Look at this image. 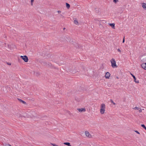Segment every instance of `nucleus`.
Here are the masks:
<instances>
[{"label": "nucleus", "mask_w": 146, "mask_h": 146, "mask_svg": "<svg viewBox=\"0 0 146 146\" xmlns=\"http://www.w3.org/2000/svg\"><path fill=\"white\" fill-rule=\"evenodd\" d=\"M85 133L86 136L88 137L89 138H90L92 137L91 135L87 131H86L85 132Z\"/></svg>", "instance_id": "nucleus-5"}, {"label": "nucleus", "mask_w": 146, "mask_h": 146, "mask_svg": "<svg viewBox=\"0 0 146 146\" xmlns=\"http://www.w3.org/2000/svg\"><path fill=\"white\" fill-rule=\"evenodd\" d=\"M110 102H111L112 103L113 105H116V104L113 101V100H112V99H111L110 100Z\"/></svg>", "instance_id": "nucleus-17"}, {"label": "nucleus", "mask_w": 146, "mask_h": 146, "mask_svg": "<svg viewBox=\"0 0 146 146\" xmlns=\"http://www.w3.org/2000/svg\"><path fill=\"white\" fill-rule=\"evenodd\" d=\"M134 131L136 132L138 134H140V133H139V132H138V131Z\"/></svg>", "instance_id": "nucleus-22"}, {"label": "nucleus", "mask_w": 146, "mask_h": 146, "mask_svg": "<svg viewBox=\"0 0 146 146\" xmlns=\"http://www.w3.org/2000/svg\"><path fill=\"white\" fill-rule=\"evenodd\" d=\"M7 64L8 65H11V63H7Z\"/></svg>", "instance_id": "nucleus-24"}, {"label": "nucleus", "mask_w": 146, "mask_h": 146, "mask_svg": "<svg viewBox=\"0 0 146 146\" xmlns=\"http://www.w3.org/2000/svg\"><path fill=\"white\" fill-rule=\"evenodd\" d=\"M142 6L145 9H146V4L145 3H143Z\"/></svg>", "instance_id": "nucleus-12"}, {"label": "nucleus", "mask_w": 146, "mask_h": 146, "mask_svg": "<svg viewBox=\"0 0 146 146\" xmlns=\"http://www.w3.org/2000/svg\"><path fill=\"white\" fill-rule=\"evenodd\" d=\"M130 74L131 75H132V77H133V78H134V81L135 82V83H139V80H137V81L136 80V78H135V77L131 73H130Z\"/></svg>", "instance_id": "nucleus-7"}, {"label": "nucleus", "mask_w": 146, "mask_h": 146, "mask_svg": "<svg viewBox=\"0 0 146 146\" xmlns=\"http://www.w3.org/2000/svg\"><path fill=\"white\" fill-rule=\"evenodd\" d=\"M18 100L21 102H22L25 104H26V102L25 101L23 100H22L19 99H18Z\"/></svg>", "instance_id": "nucleus-11"}, {"label": "nucleus", "mask_w": 146, "mask_h": 146, "mask_svg": "<svg viewBox=\"0 0 146 146\" xmlns=\"http://www.w3.org/2000/svg\"><path fill=\"white\" fill-rule=\"evenodd\" d=\"M32 112V114H35V112Z\"/></svg>", "instance_id": "nucleus-28"}, {"label": "nucleus", "mask_w": 146, "mask_h": 146, "mask_svg": "<svg viewBox=\"0 0 146 146\" xmlns=\"http://www.w3.org/2000/svg\"><path fill=\"white\" fill-rule=\"evenodd\" d=\"M135 109H137V110H138V108L137 107H135Z\"/></svg>", "instance_id": "nucleus-25"}, {"label": "nucleus", "mask_w": 146, "mask_h": 146, "mask_svg": "<svg viewBox=\"0 0 146 146\" xmlns=\"http://www.w3.org/2000/svg\"><path fill=\"white\" fill-rule=\"evenodd\" d=\"M141 67L145 70H146V63H143L141 65Z\"/></svg>", "instance_id": "nucleus-9"}, {"label": "nucleus", "mask_w": 146, "mask_h": 146, "mask_svg": "<svg viewBox=\"0 0 146 146\" xmlns=\"http://www.w3.org/2000/svg\"><path fill=\"white\" fill-rule=\"evenodd\" d=\"M118 1V0H113V1L115 3H116V2H117Z\"/></svg>", "instance_id": "nucleus-21"}, {"label": "nucleus", "mask_w": 146, "mask_h": 146, "mask_svg": "<svg viewBox=\"0 0 146 146\" xmlns=\"http://www.w3.org/2000/svg\"><path fill=\"white\" fill-rule=\"evenodd\" d=\"M100 113L102 114H104V113L105 109V105L104 104H102L100 106Z\"/></svg>", "instance_id": "nucleus-1"}, {"label": "nucleus", "mask_w": 146, "mask_h": 146, "mask_svg": "<svg viewBox=\"0 0 146 146\" xmlns=\"http://www.w3.org/2000/svg\"><path fill=\"white\" fill-rule=\"evenodd\" d=\"M51 144L53 146H59L58 145H56V144H53L51 143Z\"/></svg>", "instance_id": "nucleus-19"}, {"label": "nucleus", "mask_w": 146, "mask_h": 146, "mask_svg": "<svg viewBox=\"0 0 146 146\" xmlns=\"http://www.w3.org/2000/svg\"><path fill=\"white\" fill-rule=\"evenodd\" d=\"M74 23L76 25H78V21L77 20H74Z\"/></svg>", "instance_id": "nucleus-15"}, {"label": "nucleus", "mask_w": 146, "mask_h": 146, "mask_svg": "<svg viewBox=\"0 0 146 146\" xmlns=\"http://www.w3.org/2000/svg\"><path fill=\"white\" fill-rule=\"evenodd\" d=\"M110 76V74L109 72H107L106 73L105 77L106 79H109Z\"/></svg>", "instance_id": "nucleus-6"}, {"label": "nucleus", "mask_w": 146, "mask_h": 146, "mask_svg": "<svg viewBox=\"0 0 146 146\" xmlns=\"http://www.w3.org/2000/svg\"><path fill=\"white\" fill-rule=\"evenodd\" d=\"M141 126L146 130V127L144 125L141 124Z\"/></svg>", "instance_id": "nucleus-16"}, {"label": "nucleus", "mask_w": 146, "mask_h": 146, "mask_svg": "<svg viewBox=\"0 0 146 146\" xmlns=\"http://www.w3.org/2000/svg\"><path fill=\"white\" fill-rule=\"evenodd\" d=\"M69 70L70 72L73 73H75L76 72V70L74 66L70 67Z\"/></svg>", "instance_id": "nucleus-3"}, {"label": "nucleus", "mask_w": 146, "mask_h": 146, "mask_svg": "<svg viewBox=\"0 0 146 146\" xmlns=\"http://www.w3.org/2000/svg\"><path fill=\"white\" fill-rule=\"evenodd\" d=\"M109 25L110 26H111L113 29H115V23H109Z\"/></svg>", "instance_id": "nucleus-10"}, {"label": "nucleus", "mask_w": 146, "mask_h": 146, "mask_svg": "<svg viewBox=\"0 0 146 146\" xmlns=\"http://www.w3.org/2000/svg\"><path fill=\"white\" fill-rule=\"evenodd\" d=\"M20 57L25 62H27L28 61V58L27 56L25 55L24 56H20Z\"/></svg>", "instance_id": "nucleus-4"}, {"label": "nucleus", "mask_w": 146, "mask_h": 146, "mask_svg": "<svg viewBox=\"0 0 146 146\" xmlns=\"http://www.w3.org/2000/svg\"><path fill=\"white\" fill-rule=\"evenodd\" d=\"M124 41H125V40H124V37L123 40V42L124 43Z\"/></svg>", "instance_id": "nucleus-26"}, {"label": "nucleus", "mask_w": 146, "mask_h": 146, "mask_svg": "<svg viewBox=\"0 0 146 146\" xmlns=\"http://www.w3.org/2000/svg\"><path fill=\"white\" fill-rule=\"evenodd\" d=\"M117 51L120 53H121V51L119 49H117Z\"/></svg>", "instance_id": "nucleus-23"}, {"label": "nucleus", "mask_w": 146, "mask_h": 146, "mask_svg": "<svg viewBox=\"0 0 146 146\" xmlns=\"http://www.w3.org/2000/svg\"><path fill=\"white\" fill-rule=\"evenodd\" d=\"M65 29V28H63V29H64V30Z\"/></svg>", "instance_id": "nucleus-30"}, {"label": "nucleus", "mask_w": 146, "mask_h": 146, "mask_svg": "<svg viewBox=\"0 0 146 146\" xmlns=\"http://www.w3.org/2000/svg\"><path fill=\"white\" fill-rule=\"evenodd\" d=\"M66 7L68 9H69L70 7V5L68 3H66Z\"/></svg>", "instance_id": "nucleus-14"}, {"label": "nucleus", "mask_w": 146, "mask_h": 146, "mask_svg": "<svg viewBox=\"0 0 146 146\" xmlns=\"http://www.w3.org/2000/svg\"><path fill=\"white\" fill-rule=\"evenodd\" d=\"M64 144L67 145L68 146H71L70 143L69 142H65L64 143Z\"/></svg>", "instance_id": "nucleus-13"}, {"label": "nucleus", "mask_w": 146, "mask_h": 146, "mask_svg": "<svg viewBox=\"0 0 146 146\" xmlns=\"http://www.w3.org/2000/svg\"><path fill=\"white\" fill-rule=\"evenodd\" d=\"M34 1V0H31V3L32 5H33V3Z\"/></svg>", "instance_id": "nucleus-20"}, {"label": "nucleus", "mask_w": 146, "mask_h": 146, "mask_svg": "<svg viewBox=\"0 0 146 146\" xmlns=\"http://www.w3.org/2000/svg\"><path fill=\"white\" fill-rule=\"evenodd\" d=\"M34 116H34V115H33V117H34ZM32 117H33V116H32Z\"/></svg>", "instance_id": "nucleus-31"}, {"label": "nucleus", "mask_w": 146, "mask_h": 146, "mask_svg": "<svg viewBox=\"0 0 146 146\" xmlns=\"http://www.w3.org/2000/svg\"><path fill=\"white\" fill-rule=\"evenodd\" d=\"M77 110L80 112H85L86 111V110L84 108H78L77 109Z\"/></svg>", "instance_id": "nucleus-8"}, {"label": "nucleus", "mask_w": 146, "mask_h": 146, "mask_svg": "<svg viewBox=\"0 0 146 146\" xmlns=\"http://www.w3.org/2000/svg\"><path fill=\"white\" fill-rule=\"evenodd\" d=\"M16 115L18 117H21V115L20 114L17 113Z\"/></svg>", "instance_id": "nucleus-18"}, {"label": "nucleus", "mask_w": 146, "mask_h": 146, "mask_svg": "<svg viewBox=\"0 0 146 146\" xmlns=\"http://www.w3.org/2000/svg\"><path fill=\"white\" fill-rule=\"evenodd\" d=\"M139 111L140 112L142 111V110H141V109Z\"/></svg>", "instance_id": "nucleus-29"}, {"label": "nucleus", "mask_w": 146, "mask_h": 146, "mask_svg": "<svg viewBox=\"0 0 146 146\" xmlns=\"http://www.w3.org/2000/svg\"><path fill=\"white\" fill-rule=\"evenodd\" d=\"M61 16H62V15H61Z\"/></svg>", "instance_id": "nucleus-32"}, {"label": "nucleus", "mask_w": 146, "mask_h": 146, "mask_svg": "<svg viewBox=\"0 0 146 146\" xmlns=\"http://www.w3.org/2000/svg\"><path fill=\"white\" fill-rule=\"evenodd\" d=\"M110 62L111 64V66L114 68L115 67H117V66L116 64V62L114 58H112L110 60Z\"/></svg>", "instance_id": "nucleus-2"}, {"label": "nucleus", "mask_w": 146, "mask_h": 146, "mask_svg": "<svg viewBox=\"0 0 146 146\" xmlns=\"http://www.w3.org/2000/svg\"><path fill=\"white\" fill-rule=\"evenodd\" d=\"M58 12V13H61V11H57Z\"/></svg>", "instance_id": "nucleus-27"}]
</instances>
